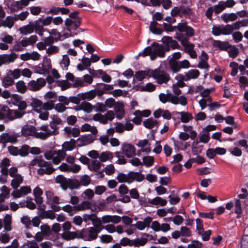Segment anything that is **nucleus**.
<instances>
[{"instance_id":"36","label":"nucleus","mask_w":248,"mask_h":248,"mask_svg":"<svg viewBox=\"0 0 248 248\" xmlns=\"http://www.w3.org/2000/svg\"><path fill=\"white\" fill-rule=\"evenodd\" d=\"M200 75V72L197 69H191L185 74V81L192 79L197 78Z\"/></svg>"},{"instance_id":"55","label":"nucleus","mask_w":248,"mask_h":248,"mask_svg":"<svg viewBox=\"0 0 248 248\" xmlns=\"http://www.w3.org/2000/svg\"><path fill=\"white\" fill-rule=\"evenodd\" d=\"M6 74L10 75L11 77L12 76V78L14 79H17L20 78L21 75V70L18 68H16L12 70H7Z\"/></svg>"},{"instance_id":"25","label":"nucleus","mask_w":248,"mask_h":248,"mask_svg":"<svg viewBox=\"0 0 248 248\" xmlns=\"http://www.w3.org/2000/svg\"><path fill=\"white\" fill-rule=\"evenodd\" d=\"M128 177H129V184H131L134 181L140 182L144 179V175L139 172L133 171L128 173Z\"/></svg>"},{"instance_id":"7","label":"nucleus","mask_w":248,"mask_h":248,"mask_svg":"<svg viewBox=\"0 0 248 248\" xmlns=\"http://www.w3.org/2000/svg\"><path fill=\"white\" fill-rule=\"evenodd\" d=\"M114 118V112L112 110H108L105 114L101 113L94 114L93 117V120L103 124H106L108 121H112Z\"/></svg>"},{"instance_id":"62","label":"nucleus","mask_w":248,"mask_h":248,"mask_svg":"<svg viewBox=\"0 0 248 248\" xmlns=\"http://www.w3.org/2000/svg\"><path fill=\"white\" fill-rule=\"evenodd\" d=\"M62 237L66 240L73 239L76 237V233L74 232L66 231L61 234Z\"/></svg>"},{"instance_id":"44","label":"nucleus","mask_w":248,"mask_h":248,"mask_svg":"<svg viewBox=\"0 0 248 248\" xmlns=\"http://www.w3.org/2000/svg\"><path fill=\"white\" fill-rule=\"evenodd\" d=\"M79 108L78 110H82L87 113H90L93 110V106L91 103L83 101L79 106Z\"/></svg>"},{"instance_id":"16","label":"nucleus","mask_w":248,"mask_h":248,"mask_svg":"<svg viewBox=\"0 0 248 248\" xmlns=\"http://www.w3.org/2000/svg\"><path fill=\"white\" fill-rule=\"evenodd\" d=\"M81 19L66 18L65 20V25L69 31L76 30L81 24Z\"/></svg>"},{"instance_id":"43","label":"nucleus","mask_w":248,"mask_h":248,"mask_svg":"<svg viewBox=\"0 0 248 248\" xmlns=\"http://www.w3.org/2000/svg\"><path fill=\"white\" fill-rule=\"evenodd\" d=\"M102 164L100 161L97 160H93L88 164V169L91 171H98L101 167Z\"/></svg>"},{"instance_id":"56","label":"nucleus","mask_w":248,"mask_h":248,"mask_svg":"<svg viewBox=\"0 0 248 248\" xmlns=\"http://www.w3.org/2000/svg\"><path fill=\"white\" fill-rule=\"evenodd\" d=\"M46 162L43 159H39L38 158H34L32 160L29 165L30 166L33 167L34 166L37 165L40 168L44 167L46 166Z\"/></svg>"},{"instance_id":"12","label":"nucleus","mask_w":248,"mask_h":248,"mask_svg":"<svg viewBox=\"0 0 248 248\" xmlns=\"http://www.w3.org/2000/svg\"><path fill=\"white\" fill-rule=\"evenodd\" d=\"M95 138L96 136L91 134L81 136L77 139V145L79 147L88 145L93 142L95 140Z\"/></svg>"},{"instance_id":"32","label":"nucleus","mask_w":248,"mask_h":248,"mask_svg":"<svg viewBox=\"0 0 248 248\" xmlns=\"http://www.w3.org/2000/svg\"><path fill=\"white\" fill-rule=\"evenodd\" d=\"M68 182V179H66L62 175H58L55 179V182L59 184L61 187L64 190L67 189Z\"/></svg>"},{"instance_id":"17","label":"nucleus","mask_w":248,"mask_h":248,"mask_svg":"<svg viewBox=\"0 0 248 248\" xmlns=\"http://www.w3.org/2000/svg\"><path fill=\"white\" fill-rule=\"evenodd\" d=\"M16 58L17 55L15 53L0 55V66L13 62Z\"/></svg>"},{"instance_id":"59","label":"nucleus","mask_w":248,"mask_h":248,"mask_svg":"<svg viewBox=\"0 0 248 248\" xmlns=\"http://www.w3.org/2000/svg\"><path fill=\"white\" fill-rule=\"evenodd\" d=\"M18 107L17 111L22 114V116H23L26 113L25 109L27 108V104L25 100H22V99L19 101L18 105L17 106Z\"/></svg>"},{"instance_id":"50","label":"nucleus","mask_w":248,"mask_h":248,"mask_svg":"<svg viewBox=\"0 0 248 248\" xmlns=\"http://www.w3.org/2000/svg\"><path fill=\"white\" fill-rule=\"evenodd\" d=\"M31 105L34 110L37 112H40L42 110V102L37 98H34L32 99Z\"/></svg>"},{"instance_id":"37","label":"nucleus","mask_w":248,"mask_h":248,"mask_svg":"<svg viewBox=\"0 0 248 248\" xmlns=\"http://www.w3.org/2000/svg\"><path fill=\"white\" fill-rule=\"evenodd\" d=\"M23 182V177L20 174L13 177L11 186L15 189H16Z\"/></svg>"},{"instance_id":"40","label":"nucleus","mask_w":248,"mask_h":248,"mask_svg":"<svg viewBox=\"0 0 248 248\" xmlns=\"http://www.w3.org/2000/svg\"><path fill=\"white\" fill-rule=\"evenodd\" d=\"M213 46L214 47L218 48L219 49L222 50H226L230 46L228 42H222L219 40H214Z\"/></svg>"},{"instance_id":"48","label":"nucleus","mask_w":248,"mask_h":248,"mask_svg":"<svg viewBox=\"0 0 248 248\" xmlns=\"http://www.w3.org/2000/svg\"><path fill=\"white\" fill-rule=\"evenodd\" d=\"M16 91L21 94L25 93L27 90V86L23 80H19L16 83Z\"/></svg>"},{"instance_id":"39","label":"nucleus","mask_w":248,"mask_h":248,"mask_svg":"<svg viewBox=\"0 0 248 248\" xmlns=\"http://www.w3.org/2000/svg\"><path fill=\"white\" fill-rule=\"evenodd\" d=\"M148 202L154 205H160L161 206H165L167 203V201L164 199L160 197H156L153 199L149 200Z\"/></svg>"},{"instance_id":"3","label":"nucleus","mask_w":248,"mask_h":248,"mask_svg":"<svg viewBox=\"0 0 248 248\" xmlns=\"http://www.w3.org/2000/svg\"><path fill=\"white\" fill-rule=\"evenodd\" d=\"M159 98L160 101L163 103H165L169 101L174 105L180 104L183 106H185L187 103V98L184 95L177 97L176 95H173V94L168 95L161 93L159 95Z\"/></svg>"},{"instance_id":"45","label":"nucleus","mask_w":248,"mask_h":248,"mask_svg":"<svg viewBox=\"0 0 248 248\" xmlns=\"http://www.w3.org/2000/svg\"><path fill=\"white\" fill-rule=\"evenodd\" d=\"M91 202L87 201H84L74 206L75 211H84L91 208Z\"/></svg>"},{"instance_id":"13","label":"nucleus","mask_w":248,"mask_h":248,"mask_svg":"<svg viewBox=\"0 0 248 248\" xmlns=\"http://www.w3.org/2000/svg\"><path fill=\"white\" fill-rule=\"evenodd\" d=\"M17 141V137L15 135L3 133L0 136V142L3 144L2 147L5 148L6 143H15Z\"/></svg>"},{"instance_id":"30","label":"nucleus","mask_w":248,"mask_h":248,"mask_svg":"<svg viewBox=\"0 0 248 248\" xmlns=\"http://www.w3.org/2000/svg\"><path fill=\"white\" fill-rule=\"evenodd\" d=\"M49 67L44 63H40L34 68V72L40 75H45L48 73Z\"/></svg>"},{"instance_id":"47","label":"nucleus","mask_w":248,"mask_h":248,"mask_svg":"<svg viewBox=\"0 0 248 248\" xmlns=\"http://www.w3.org/2000/svg\"><path fill=\"white\" fill-rule=\"evenodd\" d=\"M22 99L21 96L17 94H13L11 95V97L9 99L7 100V103L8 104L10 107H12L13 105L17 106L19 101Z\"/></svg>"},{"instance_id":"60","label":"nucleus","mask_w":248,"mask_h":248,"mask_svg":"<svg viewBox=\"0 0 248 248\" xmlns=\"http://www.w3.org/2000/svg\"><path fill=\"white\" fill-rule=\"evenodd\" d=\"M55 100H48L46 102L43 103L42 110L48 111L51 110L54 108Z\"/></svg>"},{"instance_id":"53","label":"nucleus","mask_w":248,"mask_h":248,"mask_svg":"<svg viewBox=\"0 0 248 248\" xmlns=\"http://www.w3.org/2000/svg\"><path fill=\"white\" fill-rule=\"evenodd\" d=\"M76 141L74 139H71L69 141L64 142L62 145L63 150L65 151H71L74 149Z\"/></svg>"},{"instance_id":"21","label":"nucleus","mask_w":248,"mask_h":248,"mask_svg":"<svg viewBox=\"0 0 248 248\" xmlns=\"http://www.w3.org/2000/svg\"><path fill=\"white\" fill-rule=\"evenodd\" d=\"M121 221V217L117 215H105L101 217V223L103 224L109 223L110 222L114 224H117Z\"/></svg>"},{"instance_id":"4","label":"nucleus","mask_w":248,"mask_h":248,"mask_svg":"<svg viewBox=\"0 0 248 248\" xmlns=\"http://www.w3.org/2000/svg\"><path fill=\"white\" fill-rule=\"evenodd\" d=\"M45 157L47 160H52L54 164H58L66 156L63 150H49L45 153Z\"/></svg>"},{"instance_id":"14","label":"nucleus","mask_w":248,"mask_h":248,"mask_svg":"<svg viewBox=\"0 0 248 248\" xmlns=\"http://www.w3.org/2000/svg\"><path fill=\"white\" fill-rule=\"evenodd\" d=\"M31 189L29 186H23L20 187L19 189H15L12 193V195L15 198H19L22 196L26 195L30 193Z\"/></svg>"},{"instance_id":"8","label":"nucleus","mask_w":248,"mask_h":248,"mask_svg":"<svg viewBox=\"0 0 248 248\" xmlns=\"http://www.w3.org/2000/svg\"><path fill=\"white\" fill-rule=\"evenodd\" d=\"M46 84V79L38 78L36 80H31L28 83V87L31 91H37L41 89Z\"/></svg>"},{"instance_id":"18","label":"nucleus","mask_w":248,"mask_h":248,"mask_svg":"<svg viewBox=\"0 0 248 248\" xmlns=\"http://www.w3.org/2000/svg\"><path fill=\"white\" fill-rule=\"evenodd\" d=\"M123 153L127 157L130 158L135 155V149L133 146L128 143H124L121 147Z\"/></svg>"},{"instance_id":"46","label":"nucleus","mask_w":248,"mask_h":248,"mask_svg":"<svg viewBox=\"0 0 248 248\" xmlns=\"http://www.w3.org/2000/svg\"><path fill=\"white\" fill-rule=\"evenodd\" d=\"M81 131L82 132H91L92 135H95L97 133L98 130L94 126H92L89 124H85L81 126Z\"/></svg>"},{"instance_id":"2","label":"nucleus","mask_w":248,"mask_h":248,"mask_svg":"<svg viewBox=\"0 0 248 248\" xmlns=\"http://www.w3.org/2000/svg\"><path fill=\"white\" fill-rule=\"evenodd\" d=\"M94 226L83 230L81 232V237L86 241L95 239L98 234L103 230V228H99L101 226L100 222L96 223L94 224Z\"/></svg>"},{"instance_id":"41","label":"nucleus","mask_w":248,"mask_h":248,"mask_svg":"<svg viewBox=\"0 0 248 248\" xmlns=\"http://www.w3.org/2000/svg\"><path fill=\"white\" fill-rule=\"evenodd\" d=\"M64 130L67 136L69 137L72 136L73 137H77L80 134L79 129L76 127L67 126L64 128Z\"/></svg>"},{"instance_id":"57","label":"nucleus","mask_w":248,"mask_h":248,"mask_svg":"<svg viewBox=\"0 0 248 248\" xmlns=\"http://www.w3.org/2000/svg\"><path fill=\"white\" fill-rule=\"evenodd\" d=\"M11 216L8 214H7L4 218V228L8 232L12 230V227L11 226Z\"/></svg>"},{"instance_id":"58","label":"nucleus","mask_w":248,"mask_h":248,"mask_svg":"<svg viewBox=\"0 0 248 248\" xmlns=\"http://www.w3.org/2000/svg\"><path fill=\"white\" fill-rule=\"evenodd\" d=\"M158 124L157 121L153 118H149L143 122L144 126L148 129H152Z\"/></svg>"},{"instance_id":"19","label":"nucleus","mask_w":248,"mask_h":248,"mask_svg":"<svg viewBox=\"0 0 248 248\" xmlns=\"http://www.w3.org/2000/svg\"><path fill=\"white\" fill-rule=\"evenodd\" d=\"M152 218L150 217H147L144 218L143 221H138L135 224L132 226L135 227L140 231L143 230L146 227H149L152 222Z\"/></svg>"},{"instance_id":"24","label":"nucleus","mask_w":248,"mask_h":248,"mask_svg":"<svg viewBox=\"0 0 248 248\" xmlns=\"http://www.w3.org/2000/svg\"><path fill=\"white\" fill-rule=\"evenodd\" d=\"M151 70H140L136 72L133 79H136L138 81H142L145 78L151 77Z\"/></svg>"},{"instance_id":"35","label":"nucleus","mask_w":248,"mask_h":248,"mask_svg":"<svg viewBox=\"0 0 248 248\" xmlns=\"http://www.w3.org/2000/svg\"><path fill=\"white\" fill-rule=\"evenodd\" d=\"M33 193L34 197V201L36 203H42L43 202L42 195L43 194L42 190L38 186H36L33 190Z\"/></svg>"},{"instance_id":"11","label":"nucleus","mask_w":248,"mask_h":248,"mask_svg":"<svg viewBox=\"0 0 248 248\" xmlns=\"http://www.w3.org/2000/svg\"><path fill=\"white\" fill-rule=\"evenodd\" d=\"M175 38L181 42L182 45L184 47L185 51L186 53H188L194 49V45L189 42L188 39L181 33H177Z\"/></svg>"},{"instance_id":"27","label":"nucleus","mask_w":248,"mask_h":248,"mask_svg":"<svg viewBox=\"0 0 248 248\" xmlns=\"http://www.w3.org/2000/svg\"><path fill=\"white\" fill-rule=\"evenodd\" d=\"M6 112V118H7L10 121H13L22 117L21 113L18 112L17 109H10L8 108Z\"/></svg>"},{"instance_id":"31","label":"nucleus","mask_w":248,"mask_h":248,"mask_svg":"<svg viewBox=\"0 0 248 248\" xmlns=\"http://www.w3.org/2000/svg\"><path fill=\"white\" fill-rule=\"evenodd\" d=\"M114 156L113 153L108 151L102 152L99 154V159L100 162H105L111 161Z\"/></svg>"},{"instance_id":"1","label":"nucleus","mask_w":248,"mask_h":248,"mask_svg":"<svg viewBox=\"0 0 248 248\" xmlns=\"http://www.w3.org/2000/svg\"><path fill=\"white\" fill-rule=\"evenodd\" d=\"M165 54L164 47L156 42L153 43L150 46L146 47L143 51L139 53L140 56L143 57L149 55L152 61L155 60L157 56L161 58L164 57Z\"/></svg>"},{"instance_id":"6","label":"nucleus","mask_w":248,"mask_h":248,"mask_svg":"<svg viewBox=\"0 0 248 248\" xmlns=\"http://www.w3.org/2000/svg\"><path fill=\"white\" fill-rule=\"evenodd\" d=\"M170 68L173 73H177L182 69H187L190 66L189 61L187 60H184L181 61H173L170 59L169 61Z\"/></svg>"},{"instance_id":"15","label":"nucleus","mask_w":248,"mask_h":248,"mask_svg":"<svg viewBox=\"0 0 248 248\" xmlns=\"http://www.w3.org/2000/svg\"><path fill=\"white\" fill-rule=\"evenodd\" d=\"M45 195L46 197V204L50 205L52 204H59L60 203L59 197L55 195L52 190H46L45 191Z\"/></svg>"},{"instance_id":"51","label":"nucleus","mask_w":248,"mask_h":248,"mask_svg":"<svg viewBox=\"0 0 248 248\" xmlns=\"http://www.w3.org/2000/svg\"><path fill=\"white\" fill-rule=\"evenodd\" d=\"M15 21L16 20L15 19L14 16H7L5 19L3 20V27L9 29L12 28L14 25Z\"/></svg>"},{"instance_id":"42","label":"nucleus","mask_w":248,"mask_h":248,"mask_svg":"<svg viewBox=\"0 0 248 248\" xmlns=\"http://www.w3.org/2000/svg\"><path fill=\"white\" fill-rule=\"evenodd\" d=\"M80 93L82 100H91L95 98L96 95V92L94 90H92L87 92L81 93Z\"/></svg>"},{"instance_id":"61","label":"nucleus","mask_w":248,"mask_h":248,"mask_svg":"<svg viewBox=\"0 0 248 248\" xmlns=\"http://www.w3.org/2000/svg\"><path fill=\"white\" fill-rule=\"evenodd\" d=\"M70 63V60L67 55L62 56V59L60 62V65L62 69L67 70Z\"/></svg>"},{"instance_id":"5","label":"nucleus","mask_w":248,"mask_h":248,"mask_svg":"<svg viewBox=\"0 0 248 248\" xmlns=\"http://www.w3.org/2000/svg\"><path fill=\"white\" fill-rule=\"evenodd\" d=\"M151 77H153L155 81L159 84L167 83L170 79L169 74L165 70L160 68L151 70Z\"/></svg>"},{"instance_id":"9","label":"nucleus","mask_w":248,"mask_h":248,"mask_svg":"<svg viewBox=\"0 0 248 248\" xmlns=\"http://www.w3.org/2000/svg\"><path fill=\"white\" fill-rule=\"evenodd\" d=\"M51 121L49 124L53 130V135H56L59 134L58 129L62 124V122L61 119L57 115L53 114L50 116Z\"/></svg>"},{"instance_id":"34","label":"nucleus","mask_w":248,"mask_h":248,"mask_svg":"<svg viewBox=\"0 0 248 248\" xmlns=\"http://www.w3.org/2000/svg\"><path fill=\"white\" fill-rule=\"evenodd\" d=\"M28 46L30 45L27 41V39H26V38H23L21 41L16 43L14 46V49L16 51H21Z\"/></svg>"},{"instance_id":"54","label":"nucleus","mask_w":248,"mask_h":248,"mask_svg":"<svg viewBox=\"0 0 248 248\" xmlns=\"http://www.w3.org/2000/svg\"><path fill=\"white\" fill-rule=\"evenodd\" d=\"M40 218L42 219H53L55 218V215L53 211L51 210H48L42 212L40 214Z\"/></svg>"},{"instance_id":"52","label":"nucleus","mask_w":248,"mask_h":248,"mask_svg":"<svg viewBox=\"0 0 248 248\" xmlns=\"http://www.w3.org/2000/svg\"><path fill=\"white\" fill-rule=\"evenodd\" d=\"M237 16L234 13H231L229 14L224 13L221 16V18L226 23L228 22L229 21H234L237 19Z\"/></svg>"},{"instance_id":"10","label":"nucleus","mask_w":248,"mask_h":248,"mask_svg":"<svg viewBox=\"0 0 248 248\" xmlns=\"http://www.w3.org/2000/svg\"><path fill=\"white\" fill-rule=\"evenodd\" d=\"M177 30L180 32L179 33L182 34V32H185L186 34L187 38L188 37H192L195 34L194 30L190 26L187 25L186 22H181L178 24L175 27Z\"/></svg>"},{"instance_id":"28","label":"nucleus","mask_w":248,"mask_h":248,"mask_svg":"<svg viewBox=\"0 0 248 248\" xmlns=\"http://www.w3.org/2000/svg\"><path fill=\"white\" fill-rule=\"evenodd\" d=\"M35 129V127L32 125H25L21 129L22 135L25 137L29 136H34Z\"/></svg>"},{"instance_id":"26","label":"nucleus","mask_w":248,"mask_h":248,"mask_svg":"<svg viewBox=\"0 0 248 248\" xmlns=\"http://www.w3.org/2000/svg\"><path fill=\"white\" fill-rule=\"evenodd\" d=\"M175 114H179L180 115L181 121L183 123H187L193 119V116L192 113L188 111H175L174 112Z\"/></svg>"},{"instance_id":"64","label":"nucleus","mask_w":248,"mask_h":248,"mask_svg":"<svg viewBox=\"0 0 248 248\" xmlns=\"http://www.w3.org/2000/svg\"><path fill=\"white\" fill-rule=\"evenodd\" d=\"M21 248H39V246L35 240L27 241L21 246Z\"/></svg>"},{"instance_id":"38","label":"nucleus","mask_w":248,"mask_h":248,"mask_svg":"<svg viewBox=\"0 0 248 248\" xmlns=\"http://www.w3.org/2000/svg\"><path fill=\"white\" fill-rule=\"evenodd\" d=\"M14 79L10 75H7L1 79L2 86L5 88H8L14 84Z\"/></svg>"},{"instance_id":"23","label":"nucleus","mask_w":248,"mask_h":248,"mask_svg":"<svg viewBox=\"0 0 248 248\" xmlns=\"http://www.w3.org/2000/svg\"><path fill=\"white\" fill-rule=\"evenodd\" d=\"M40 55L36 51L32 52H26L20 55V58L23 61H28L31 60L33 61H37L40 59Z\"/></svg>"},{"instance_id":"22","label":"nucleus","mask_w":248,"mask_h":248,"mask_svg":"<svg viewBox=\"0 0 248 248\" xmlns=\"http://www.w3.org/2000/svg\"><path fill=\"white\" fill-rule=\"evenodd\" d=\"M114 109L117 119L119 120L122 119L125 114L124 104L122 102H117Z\"/></svg>"},{"instance_id":"20","label":"nucleus","mask_w":248,"mask_h":248,"mask_svg":"<svg viewBox=\"0 0 248 248\" xmlns=\"http://www.w3.org/2000/svg\"><path fill=\"white\" fill-rule=\"evenodd\" d=\"M32 24L33 31L41 38L44 37V32L47 31V29L44 28V26L38 19L35 20Z\"/></svg>"},{"instance_id":"33","label":"nucleus","mask_w":248,"mask_h":248,"mask_svg":"<svg viewBox=\"0 0 248 248\" xmlns=\"http://www.w3.org/2000/svg\"><path fill=\"white\" fill-rule=\"evenodd\" d=\"M55 169L49 165L46 162V166L42 168H40L37 170V173L40 175H43L44 174L49 175L53 172Z\"/></svg>"},{"instance_id":"63","label":"nucleus","mask_w":248,"mask_h":248,"mask_svg":"<svg viewBox=\"0 0 248 248\" xmlns=\"http://www.w3.org/2000/svg\"><path fill=\"white\" fill-rule=\"evenodd\" d=\"M212 102L211 98H202L199 101V104L201 107V110L204 109L207 106L209 107L210 103Z\"/></svg>"},{"instance_id":"49","label":"nucleus","mask_w":248,"mask_h":248,"mask_svg":"<svg viewBox=\"0 0 248 248\" xmlns=\"http://www.w3.org/2000/svg\"><path fill=\"white\" fill-rule=\"evenodd\" d=\"M19 31L21 34L27 35L34 32L32 24H29L20 27Z\"/></svg>"},{"instance_id":"29","label":"nucleus","mask_w":248,"mask_h":248,"mask_svg":"<svg viewBox=\"0 0 248 248\" xmlns=\"http://www.w3.org/2000/svg\"><path fill=\"white\" fill-rule=\"evenodd\" d=\"M0 203L4 202L5 199H8L10 196V189L6 186H3L0 189Z\"/></svg>"}]
</instances>
